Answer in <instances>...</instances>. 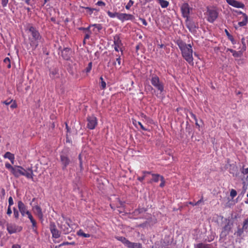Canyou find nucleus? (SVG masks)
<instances>
[{
	"label": "nucleus",
	"mask_w": 248,
	"mask_h": 248,
	"mask_svg": "<svg viewBox=\"0 0 248 248\" xmlns=\"http://www.w3.org/2000/svg\"><path fill=\"white\" fill-rule=\"evenodd\" d=\"M240 14H242L243 18L242 21L238 23V25L240 27H243L247 25L248 21V17L246 14L243 13L242 12H240Z\"/></svg>",
	"instance_id": "nucleus-18"
},
{
	"label": "nucleus",
	"mask_w": 248,
	"mask_h": 248,
	"mask_svg": "<svg viewBox=\"0 0 248 248\" xmlns=\"http://www.w3.org/2000/svg\"><path fill=\"white\" fill-rule=\"evenodd\" d=\"M90 34H86L85 36L84 39H88L90 38Z\"/></svg>",
	"instance_id": "nucleus-59"
},
{
	"label": "nucleus",
	"mask_w": 248,
	"mask_h": 248,
	"mask_svg": "<svg viewBox=\"0 0 248 248\" xmlns=\"http://www.w3.org/2000/svg\"><path fill=\"white\" fill-rule=\"evenodd\" d=\"M70 49L68 48H65L62 52V55L63 58L65 60H68L70 58Z\"/></svg>",
	"instance_id": "nucleus-20"
},
{
	"label": "nucleus",
	"mask_w": 248,
	"mask_h": 248,
	"mask_svg": "<svg viewBox=\"0 0 248 248\" xmlns=\"http://www.w3.org/2000/svg\"><path fill=\"white\" fill-rule=\"evenodd\" d=\"M58 227L61 229V232L63 234H66L70 232V225L68 222H65L64 224H58Z\"/></svg>",
	"instance_id": "nucleus-16"
},
{
	"label": "nucleus",
	"mask_w": 248,
	"mask_h": 248,
	"mask_svg": "<svg viewBox=\"0 0 248 248\" xmlns=\"http://www.w3.org/2000/svg\"><path fill=\"white\" fill-rule=\"evenodd\" d=\"M77 234L78 235V236H82L83 237H85V238H88V237H90V234H89V233H85L83 232V231L82 230H79L78 232H77Z\"/></svg>",
	"instance_id": "nucleus-26"
},
{
	"label": "nucleus",
	"mask_w": 248,
	"mask_h": 248,
	"mask_svg": "<svg viewBox=\"0 0 248 248\" xmlns=\"http://www.w3.org/2000/svg\"><path fill=\"white\" fill-rule=\"evenodd\" d=\"M161 183L160 184V186L163 187L165 186V181L163 177H161Z\"/></svg>",
	"instance_id": "nucleus-43"
},
{
	"label": "nucleus",
	"mask_w": 248,
	"mask_h": 248,
	"mask_svg": "<svg viewBox=\"0 0 248 248\" xmlns=\"http://www.w3.org/2000/svg\"><path fill=\"white\" fill-rule=\"evenodd\" d=\"M145 178V176H142V177H139L138 179L140 182H142Z\"/></svg>",
	"instance_id": "nucleus-56"
},
{
	"label": "nucleus",
	"mask_w": 248,
	"mask_h": 248,
	"mask_svg": "<svg viewBox=\"0 0 248 248\" xmlns=\"http://www.w3.org/2000/svg\"><path fill=\"white\" fill-rule=\"evenodd\" d=\"M232 229V224L228 222L222 229V231L220 234L221 238H224L229 234Z\"/></svg>",
	"instance_id": "nucleus-13"
},
{
	"label": "nucleus",
	"mask_w": 248,
	"mask_h": 248,
	"mask_svg": "<svg viewBox=\"0 0 248 248\" xmlns=\"http://www.w3.org/2000/svg\"><path fill=\"white\" fill-rule=\"evenodd\" d=\"M12 248H21V247L18 244H15L12 246Z\"/></svg>",
	"instance_id": "nucleus-54"
},
{
	"label": "nucleus",
	"mask_w": 248,
	"mask_h": 248,
	"mask_svg": "<svg viewBox=\"0 0 248 248\" xmlns=\"http://www.w3.org/2000/svg\"><path fill=\"white\" fill-rule=\"evenodd\" d=\"M32 210L38 218L41 221H43L44 220V215L41 208L38 205H36L32 207Z\"/></svg>",
	"instance_id": "nucleus-12"
},
{
	"label": "nucleus",
	"mask_w": 248,
	"mask_h": 248,
	"mask_svg": "<svg viewBox=\"0 0 248 248\" xmlns=\"http://www.w3.org/2000/svg\"><path fill=\"white\" fill-rule=\"evenodd\" d=\"M176 44L181 51L182 55L189 64L193 63V50L190 44H186L183 40L178 39Z\"/></svg>",
	"instance_id": "nucleus-1"
},
{
	"label": "nucleus",
	"mask_w": 248,
	"mask_h": 248,
	"mask_svg": "<svg viewBox=\"0 0 248 248\" xmlns=\"http://www.w3.org/2000/svg\"><path fill=\"white\" fill-rule=\"evenodd\" d=\"M13 212H14V217L16 219H17L19 218V213L18 211L15 207L13 208Z\"/></svg>",
	"instance_id": "nucleus-31"
},
{
	"label": "nucleus",
	"mask_w": 248,
	"mask_h": 248,
	"mask_svg": "<svg viewBox=\"0 0 248 248\" xmlns=\"http://www.w3.org/2000/svg\"><path fill=\"white\" fill-rule=\"evenodd\" d=\"M91 27H93V26H92V25H90L89 27H88L87 28H82V29H83V30H85V31H89L90 28Z\"/></svg>",
	"instance_id": "nucleus-57"
},
{
	"label": "nucleus",
	"mask_w": 248,
	"mask_h": 248,
	"mask_svg": "<svg viewBox=\"0 0 248 248\" xmlns=\"http://www.w3.org/2000/svg\"><path fill=\"white\" fill-rule=\"evenodd\" d=\"M100 86H101L102 89H105L106 87V82L105 81H101Z\"/></svg>",
	"instance_id": "nucleus-41"
},
{
	"label": "nucleus",
	"mask_w": 248,
	"mask_h": 248,
	"mask_svg": "<svg viewBox=\"0 0 248 248\" xmlns=\"http://www.w3.org/2000/svg\"><path fill=\"white\" fill-rule=\"evenodd\" d=\"M134 1L132 0H129L126 5L125 8L127 10H129L130 7L133 5Z\"/></svg>",
	"instance_id": "nucleus-32"
},
{
	"label": "nucleus",
	"mask_w": 248,
	"mask_h": 248,
	"mask_svg": "<svg viewBox=\"0 0 248 248\" xmlns=\"http://www.w3.org/2000/svg\"><path fill=\"white\" fill-rule=\"evenodd\" d=\"M92 62H90L88 63V66L86 68L85 70L87 73H88L91 71V70H92Z\"/></svg>",
	"instance_id": "nucleus-33"
},
{
	"label": "nucleus",
	"mask_w": 248,
	"mask_h": 248,
	"mask_svg": "<svg viewBox=\"0 0 248 248\" xmlns=\"http://www.w3.org/2000/svg\"><path fill=\"white\" fill-rule=\"evenodd\" d=\"M190 114L191 117L192 118H193L195 121H196V122L198 121L197 117L194 114H193L192 112H190Z\"/></svg>",
	"instance_id": "nucleus-49"
},
{
	"label": "nucleus",
	"mask_w": 248,
	"mask_h": 248,
	"mask_svg": "<svg viewBox=\"0 0 248 248\" xmlns=\"http://www.w3.org/2000/svg\"><path fill=\"white\" fill-rule=\"evenodd\" d=\"M207 20L210 23H213L218 16V12L215 8H207Z\"/></svg>",
	"instance_id": "nucleus-7"
},
{
	"label": "nucleus",
	"mask_w": 248,
	"mask_h": 248,
	"mask_svg": "<svg viewBox=\"0 0 248 248\" xmlns=\"http://www.w3.org/2000/svg\"><path fill=\"white\" fill-rule=\"evenodd\" d=\"M31 0H25V3L27 4L28 5L32 6V4L31 2Z\"/></svg>",
	"instance_id": "nucleus-55"
},
{
	"label": "nucleus",
	"mask_w": 248,
	"mask_h": 248,
	"mask_svg": "<svg viewBox=\"0 0 248 248\" xmlns=\"http://www.w3.org/2000/svg\"><path fill=\"white\" fill-rule=\"evenodd\" d=\"M107 13L110 18H115L116 17L122 22H124L126 20H133L135 18L134 16L131 14L120 13L118 12L112 13L109 11H108Z\"/></svg>",
	"instance_id": "nucleus-5"
},
{
	"label": "nucleus",
	"mask_w": 248,
	"mask_h": 248,
	"mask_svg": "<svg viewBox=\"0 0 248 248\" xmlns=\"http://www.w3.org/2000/svg\"><path fill=\"white\" fill-rule=\"evenodd\" d=\"M87 126L90 129H94L97 124V119L93 115L87 118Z\"/></svg>",
	"instance_id": "nucleus-9"
},
{
	"label": "nucleus",
	"mask_w": 248,
	"mask_h": 248,
	"mask_svg": "<svg viewBox=\"0 0 248 248\" xmlns=\"http://www.w3.org/2000/svg\"><path fill=\"white\" fill-rule=\"evenodd\" d=\"M87 10H89L90 12H91V14L93 13V11L94 10H95V9L94 8H90V7H86L85 8Z\"/></svg>",
	"instance_id": "nucleus-52"
},
{
	"label": "nucleus",
	"mask_w": 248,
	"mask_h": 248,
	"mask_svg": "<svg viewBox=\"0 0 248 248\" xmlns=\"http://www.w3.org/2000/svg\"><path fill=\"white\" fill-rule=\"evenodd\" d=\"M228 51H230L232 53V55L234 57H239L241 56L240 52H237L232 49H228Z\"/></svg>",
	"instance_id": "nucleus-29"
},
{
	"label": "nucleus",
	"mask_w": 248,
	"mask_h": 248,
	"mask_svg": "<svg viewBox=\"0 0 248 248\" xmlns=\"http://www.w3.org/2000/svg\"><path fill=\"white\" fill-rule=\"evenodd\" d=\"M32 224V228L34 232H36L37 223L35 220L31 222Z\"/></svg>",
	"instance_id": "nucleus-35"
},
{
	"label": "nucleus",
	"mask_w": 248,
	"mask_h": 248,
	"mask_svg": "<svg viewBox=\"0 0 248 248\" xmlns=\"http://www.w3.org/2000/svg\"><path fill=\"white\" fill-rule=\"evenodd\" d=\"M28 30L30 33L29 37L30 45L33 49H35L39 43L42 42L43 38L38 31L33 26H29Z\"/></svg>",
	"instance_id": "nucleus-2"
},
{
	"label": "nucleus",
	"mask_w": 248,
	"mask_h": 248,
	"mask_svg": "<svg viewBox=\"0 0 248 248\" xmlns=\"http://www.w3.org/2000/svg\"><path fill=\"white\" fill-rule=\"evenodd\" d=\"M126 247L128 248H142V245L140 243H133L129 241Z\"/></svg>",
	"instance_id": "nucleus-19"
},
{
	"label": "nucleus",
	"mask_w": 248,
	"mask_h": 248,
	"mask_svg": "<svg viewBox=\"0 0 248 248\" xmlns=\"http://www.w3.org/2000/svg\"><path fill=\"white\" fill-rule=\"evenodd\" d=\"M14 204V201L12 197L8 199V206H12Z\"/></svg>",
	"instance_id": "nucleus-38"
},
{
	"label": "nucleus",
	"mask_w": 248,
	"mask_h": 248,
	"mask_svg": "<svg viewBox=\"0 0 248 248\" xmlns=\"http://www.w3.org/2000/svg\"><path fill=\"white\" fill-rule=\"evenodd\" d=\"M5 167L8 169H10L11 170V172L12 173L13 172V169H15V167H12L10 163H6Z\"/></svg>",
	"instance_id": "nucleus-36"
},
{
	"label": "nucleus",
	"mask_w": 248,
	"mask_h": 248,
	"mask_svg": "<svg viewBox=\"0 0 248 248\" xmlns=\"http://www.w3.org/2000/svg\"><path fill=\"white\" fill-rule=\"evenodd\" d=\"M3 62L6 65L8 68H10L11 67L10 60L8 57H6L4 59Z\"/></svg>",
	"instance_id": "nucleus-30"
},
{
	"label": "nucleus",
	"mask_w": 248,
	"mask_h": 248,
	"mask_svg": "<svg viewBox=\"0 0 248 248\" xmlns=\"http://www.w3.org/2000/svg\"><path fill=\"white\" fill-rule=\"evenodd\" d=\"M153 181L155 182H158L159 180H161V177H163L158 174H152Z\"/></svg>",
	"instance_id": "nucleus-27"
},
{
	"label": "nucleus",
	"mask_w": 248,
	"mask_h": 248,
	"mask_svg": "<svg viewBox=\"0 0 248 248\" xmlns=\"http://www.w3.org/2000/svg\"><path fill=\"white\" fill-rule=\"evenodd\" d=\"M3 156L5 158L9 159L12 164L14 163L15 160V156L14 154L11 153L10 152H7L4 154Z\"/></svg>",
	"instance_id": "nucleus-22"
},
{
	"label": "nucleus",
	"mask_w": 248,
	"mask_h": 248,
	"mask_svg": "<svg viewBox=\"0 0 248 248\" xmlns=\"http://www.w3.org/2000/svg\"><path fill=\"white\" fill-rule=\"evenodd\" d=\"M27 215L28 216V217L29 218V219H30L31 222L35 220L34 219L33 216H32L30 212L28 213V215Z\"/></svg>",
	"instance_id": "nucleus-39"
},
{
	"label": "nucleus",
	"mask_w": 248,
	"mask_h": 248,
	"mask_svg": "<svg viewBox=\"0 0 248 248\" xmlns=\"http://www.w3.org/2000/svg\"><path fill=\"white\" fill-rule=\"evenodd\" d=\"M7 214L9 216H10L12 213V210H11V206H8V209H7Z\"/></svg>",
	"instance_id": "nucleus-44"
},
{
	"label": "nucleus",
	"mask_w": 248,
	"mask_h": 248,
	"mask_svg": "<svg viewBox=\"0 0 248 248\" xmlns=\"http://www.w3.org/2000/svg\"><path fill=\"white\" fill-rule=\"evenodd\" d=\"M189 203L193 206H196V205H194L195 203L192 202H189Z\"/></svg>",
	"instance_id": "nucleus-62"
},
{
	"label": "nucleus",
	"mask_w": 248,
	"mask_h": 248,
	"mask_svg": "<svg viewBox=\"0 0 248 248\" xmlns=\"http://www.w3.org/2000/svg\"><path fill=\"white\" fill-rule=\"evenodd\" d=\"M225 32H226V34L227 35V36H228V37H230H230H232V36H231V35H230V34H229V32L228 31H227V30H225Z\"/></svg>",
	"instance_id": "nucleus-60"
},
{
	"label": "nucleus",
	"mask_w": 248,
	"mask_h": 248,
	"mask_svg": "<svg viewBox=\"0 0 248 248\" xmlns=\"http://www.w3.org/2000/svg\"><path fill=\"white\" fill-rule=\"evenodd\" d=\"M12 101H5L3 103L5 104V105H9L11 102Z\"/></svg>",
	"instance_id": "nucleus-58"
},
{
	"label": "nucleus",
	"mask_w": 248,
	"mask_h": 248,
	"mask_svg": "<svg viewBox=\"0 0 248 248\" xmlns=\"http://www.w3.org/2000/svg\"><path fill=\"white\" fill-rule=\"evenodd\" d=\"M92 26L94 27V28L93 30V31L95 33H97V32H99L102 29V26L100 24H92Z\"/></svg>",
	"instance_id": "nucleus-24"
},
{
	"label": "nucleus",
	"mask_w": 248,
	"mask_h": 248,
	"mask_svg": "<svg viewBox=\"0 0 248 248\" xmlns=\"http://www.w3.org/2000/svg\"><path fill=\"white\" fill-rule=\"evenodd\" d=\"M226 2L228 4L235 8H244L245 7L243 3L236 0H226Z\"/></svg>",
	"instance_id": "nucleus-17"
},
{
	"label": "nucleus",
	"mask_w": 248,
	"mask_h": 248,
	"mask_svg": "<svg viewBox=\"0 0 248 248\" xmlns=\"http://www.w3.org/2000/svg\"><path fill=\"white\" fill-rule=\"evenodd\" d=\"M49 0H44V4H43V5H45Z\"/></svg>",
	"instance_id": "nucleus-64"
},
{
	"label": "nucleus",
	"mask_w": 248,
	"mask_h": 248,
	"mask_svg": "<svg viewBox=\"0 0 248 248\" xmlns=\"http://www.w3.org/2000/svg\"><path fill=\"white\" fill-rule=\"evenodd\" d=\"M151 83L152 85L157 90L158 93L155 94L157 97L160 96H164L165 85L164 82L160 80L159 78L155 74L151 76Z\"/></svg>",
	"instance_id": "nucleus-3"
},
{
	"label": "nucleus",
	"mask_w": 248,
	"mask_h": 248,
	"mask_svg": "<svg viewBox=\"0 0 248 248\" xmlns=\"http://www.w3.org/2000/svg\"><path fill=\"white\" fill-rule=\"evenodd\" d=\"M9 0H1V4L3 7H5L7 6Z\"/></svg>",
	"instance_id": "nucleus-40"
},
{
	"label": "nucleus",
	"mask_w": 248,
	"mask_h": 248,
	"mask_svg": "<svg viewBox=\"0 0 248 248\" xmlns=\"http://www.w3.org/2000/svg\"><path fill=\"white\" fill-rule=\"evenodd\" d=\"M138 124L140 126V128L144 131H147V129L145 128L144 126L140 122H138Z\"/></svg>",
	"instance_id": "nucleus-47"
},
{
	"label": "nucleus",
	"mask_w": 248,
	"mask_h": 248,
	"mask_svg": "<svg viewBox=\"0 0 248 248\" xmlns=\"http://www.w3.org/2000/svg\"><path fill=\"white\" fill-rule=\"evenodd\" d=\"M237 195V192L235 189H232L230 192V196L232 199L234 198Z\"/></svg>",
	"instance_id": "nucleus-34"
},
{
	"label": "nucleus",
	"mask_w": 248,
	"mask_h": 248,
	"mask_svg": "<svg viewBox=\"0 0 248 248\" xmlns=\"http://www.w3.org/2000/svg\"><path fill=\"white\" fill-rule=\"evenodd\" d=\"M186 27L191 32H194L196 31V25L194 22H189L186 23Z\"/></svg>",
	"instance_id": "nucleus-23"
},
{
	"label": "nucleus",
	"mask_w": 248,
	"mask_h": 248,
	"mask_svg": "<svg viewBox=\"0 0 248 248\" xmlns=\"http://www.w3.org/2000/svg\"><path fill=\"white\" fill-rule=\"evenodd\" d=\"M116 62H117L118 66H119L118 68H120V65H121V57H120V56H118V58H117Z\"/></svg>",
	"instance_id": "nucleus-46"
},
{
	"label": "nucleus",
	"mask_w": 248,
	"mask_h": 248,
	"mask_svg": "<svg viewBox=\"0 0 248 248\" xmlns=\"http://www.w3.org/2000/svg\"><path fill=\"white\" fill-rule=\"evenodd\" d=\"M203 202V198H202L200 200L195 203L194 205H199L200 203Z\"/></svg>",
	"instance_id": "nucleus-53"
},
{
	"label": "nucleus",
	"mask_w": 248,
	"mask_h": 248,
	"mask_svg": "<svg viewBox=\"0 0 248 248\" xmlns=\"http://www.w3.org/2000/svg\"><path fill=\"white\" fill-rule=\"evenodd\" d=\"M243 230L240 229L238 230L236 233H237V234L238 236H240L242 234V233H243Z\"/></svg>",
	"instance_id": "nucleus-50"
},
{
	"label": "nucleus",
	"mask_w": 248,
	"mask_h": 248,
	"mask_svg": "<svg viewBox=\"0 0 248 248\" xmlns=\"http://www.w3.org/2000/svg\"><path fill=\"white\" fill-rule=\"evenodd\" d=\"M69 245H75L76 244L75 242H68Z\"/></svg>",
	"instance_id": "nucleus-61"
},
{
	"label": "nucleus",
	"mask_w": 248,
	"mask_h": 248,
	"mask_svg": "<svg viewBox=\"0 0 248 248\" xmlns=\"http://www.w3.org/2000/svg\"><path fill=\"white\" fill-rule=\"evenodd\" d=\"M13 175L16 177H19L20 176H25L28 179H33V171L31 169H24L20 166H16L13 169Z\"/></svg>",
	"instance_id": "nucleus-4"
},
{
	"label": "nucleus",
	"mask_w": 248,
	"mask_h": 248,
	"mask_svg": "<svg viewBox=\"0 0 248 248\" xmlns=\"http://www.w3.org/2000/svg\"><path fill=\"white\" fill-rule=\"evenodd\" d=\"M181 11L184 17L188 18L190 13V7L187 3H184L181 6Z\"/></svg>",
	"instance_id": "nucleus-15"
},
{
	"label": "nucleus",
	"mask_w": 248,
	"mask_h": 248,
	"mask_svg": "<svg viewBox=\"0 0 248 248\" xmlns=\"http://www.w3.org/2000/svg\"><path fill=\"white\" fill-rule=\"evenodd\" d=\"M59 70L57 68H54L50 71L49 76L52 78H57L59 76Z\"/></svg>",
	"instance_id": "nucleus-21"
},
{
	"label": "nucleus",
	"mask_w": 248,
	"mask_h": 248,
	"mask_svg": "<svg viewBox=\"0 0 248 248\" xmlns=\"http://www.w3.org/2000/svg\"><path fill=\"white\" fill-rule=\"evenodd\" d=\"M116 238L118 240L122 242L124 245V246L126 247L129 242L128 240H127L126 238L123 237V236H117L116 237Z\"/></svg>",
	"instance_id": "nucleus-25"
},
{
	"label": "nucleus",
	"mask_w": 248,
	"mask_h": 248,
	"mask_svg": "<svg viewBox=\"0 0 248 248\" xmlns=\"http://www.w3.org/2000/svg\"><path fill=\"white\" fill-rule=\"evenodd\" d=\"M241 172L244 174H248V168L246 169H243L241 170Z\"/></svg>",
	"instance_id": "nucleus-48"
},
{
	"label": "nucleus",
	"mask_w": 248,
	"mask_h": 248,
	"mask_svg": "<svg viewBox=\"0 0 248 248\" xmlns=\"http://www.w3.org/2000/svg\"><path fill=\"white\" fill-rule=\"evenodd\" d=\"M61 162L62 165V169L65 170L66 167L70 163V159L68 157V151L67 150H64L60 155Z\"/></svg>",
	"instance_id": "nucleus-6"
},
{
	"label": "nucleus",
	"mask_w": 248,
	"mask_h": 248,
	"mask_svg": "<svg viewBox=\"0 0 248 248\" xmlns=\"http://www.w3.org/2000/svg\"><path fill=\"white\" fill-rule=\"evenodd\" d=\"M96 4L99 6H105L106 5L105 3L102 1H97V2L96 3Z\"/></svg>",
	"instance_id": "nucleus-42"
},
{
	"label": "nucleus",
	"mask_w": 248,
	"mask_h": 248,
	"mask_svg": "<svg viewBox=\"0 0 248 248\" xmlns=\"http://www.w3.org/2000/svg\"><path fill=\"white\" fill-rule=\"evenodd\" d=\"M17 205L19 211L20 212L22 216L24 217L25 215H28V213L30 212L29 210H28L27 206L21 201H19L18 202Z\"/></svg>",
	"instance_id": "nucleus-14"
},
{
	"label": "nucleus",
	"mask_w": 248,
	"mask_h": 248,
	"mask_svg": "<svg viewBox=\"0 0 248 248\" xmlns=\"http://www.w3.org/2000/svg\"><path fill=\"white\" fill-rule=\"evenodd\" d=\"M248 228V218L245 220L243 223V228L247 229Z\"/></svg>",
	"instance_id": "nucleus-37"
},
{
	"label": "nucleus",
	"mask_w": 248,
	"mask_h": 248,
	"mask_svg": "<svg viewBox=\"0 0 248 248\" xmlns=\"http://www.w3.org/2000/svg\"><path fill=\"white\" fill-rule=\"evenodd\" d=\"M16 107V105L15 104H12L11 106V108H15Z\"/></svg>",
	"instance_id": "nucleus-63"
},
{
	"label": "nucleus",
	"mask_w": 248,
	"mask_h": 248,
	"mask_svg": "<svg viewBox=\"0 0 248 248\" xmlns=\"http://www.w3.org/2000/svg\"><path fill=\"white\" fill-rule=\"evenodd\" d=\"M122 45L123 44L119 36L118 35L115 36L114 37V44L113 45L115 50L117 52L120 50L122 54H123V50L122 48Z\"/></svg>",
	"instance_id": "nucleus-11"
},
{
	"label": "nucleus",
	"mask_w": 248,
	"mask_h": 248,
	"mask_svg": "<svg viewBox=\"0 0 248 248\" xmlns=\"http://www.w3.org/2000/svg\"><path fill=\"white\" fill-rule=\"evenodd\" d=\"M139 20H140L142 24L144 25V26H147V21H146V20L144 19V18H141V17H140L139 18Z\"/></svg>",
	"instance_id": "nucleus-45"
},
{
	"label": "nucleus",
	"mask_w": 248,
	"mask_h": 248,
	"mask_svg": "<svg viewBox=\"0 0 248 248\" xmlns=\"http://www.w3.org/2000/svg\"><path fill=\"white\" fill-rule=\"evenodd\" d=\"M49 229L52 234V238L58 239L61 237V231H59L54 222H50Z\"/></svg>",
	"instance_id": "nucleus-8"
},
{
	"label": "nucleus",
	"mask_w": 248,
	"mask_h": 248,
	"mask_svg": "<svg viewBox=\"0 0 248 248\" xmlns=\"http://www.w3.org/2000/svg\"><path fill=\"white\" fill-rule=\"evenodd\" d=\"M22 228L18 226L15 224H8L7 225V230L10 234L16 233V232H20Z\"/></svg>",
	"instance_id": "nucleus-10"
},
{
	"label": "nucleus",
	"mask_w": 248,
	"mask_h": 248,
	"mask_svg": "<svg viewBox=\"0 0 248 248\" xmlns=\"http://www.w3.org/2000/svg\"><path fill=\"white\" fill-rule=\"evenodd\" d=\"M69 245L68 242H64L62 243L59 245V247H61L63 246Z\"/></svg>",
	"instance_id": "nucleus-51"
},
{
	"label": "nucleus",
	"mask_w": 248,
	"mask_h": 248,
	"mask_svg": "<svg viewBox=\"0 0 248 248\" xmlns=\"http://www.w3.org/2000/svg\"><path fill=\"white\" fill-rule=\"evenodd\" d=\"M158 2L160 4L161 7L163 8H166L169 5V2L167 0H160Z\"/></svg>",
	"instance_id": "nucleus-28"
}]
</instances>
